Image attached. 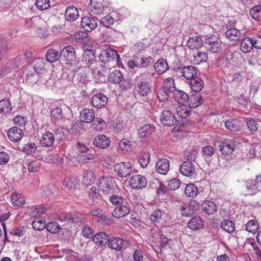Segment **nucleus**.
<instances>
[{
  "label": "nucleus",
  "mask_w": 261,
  "mask_h": 261,
  "mask_svg": "<svg viewBox=\"0 0 261 261\" xmlns=\"http://www.w3.org/2000/svg\"><path fill=\"white\" fill-rule=\"evenodd\" d=\"M33 66H30V68L32 71H34L32 73H30V70H27L25 74L27 78L26 81L30 83H36V79L35 76H36L35 72L37 74H41L45 72L47 70L46 64L43 58L36 59L34 60Z\"/></svg>",
  "instance_id": "obj_1"
},
{
  "label": "nucleus",
  "mask_w": 261,
  "mask_h": 261,
  "mask_svg": "<svg viewBox=\"0 0 261 261\" xmlns=\"http://www.w3.org/2000/svg\"><path fill=\"white\" fill-rule=\"evenodd\" d=\"M117 55V53L110 48L101 51L99 58L100 61L104 64V68L106 69L109 68L110 70H112L111 67H114L115 66V59Z\"/></svg>",
  "instance_id": "obj_2"
},
{
  "label": "nucleus",
  "mask_w": 261,
  "mask_h": 261,
  "mask_svg": "<svg viewBox=\"0 0 261 261\" xmlns=\"http://www.w3.org/2000/svg\"><path fill=\"white\" fill-rule=\"evenodd\" d=\"M222 61L223 64L227 67L231 66L239 67L244 62V58L240 55L235 54L230 50L225 52Z\"/></svg>",
  "instance_id": "obj_3"
},
{
  "label": "nucleus",
  "mask_w": 261,
  "mask_h": 261,
  "mask_svg": "<svg viewBox=\"0 0 261 261\" xmlns=\"http://www.w3.org/2000/svg\"><path fill=\"white\" fill-rule=\"evenodd\" d=\"M108 80L113 83H119L122 89L130 88L133 84L131 81L128 79L123 80L121 72L116 69L110 71Z\"/></svg>",
  "instance_id": "obj_4"
},
{
  "label": "nucleus",
  "mask_w": 261,
  "mask_h": 261,
  "mask_svg": "<svg viewBox=\"0 0 261 261\" xmlns=\"http://www.w3.org/2000/svg\"><path fill=\"white\" fill-rule=\"evenodd\" d=\"M204 44L207 49L213 54L220 53L222 49V42L214 35L205 36Z\"/></svg>",
  "instance_id": "obj_5"
},
{
  "label": "nucleus",
  "mask_w": 261,
  "mask_h": 261,
  "mask_svg": "<svg viewBox=\"0 0 261 261\" xmlns=\"http://www.w3.org/2000/svg\"><path fill=\"white\" fill-rule=\"evenodd\" d=\"M186 105H180L172 101H168L164 103L163 107L164 109H170L172 112H176L177 115L181 118H186L189 115V111L187 110Z\"/></svg>",
  "instance_id": "obj_6"
},
{
  "label": "nucleus",
  "mask_w": 261,
  "mask_h": 261,
  "mask_svg": "<svg viewBox=\"0 0 261 261\" xmlns=\"http://www.w3.org/2000/svg\"><path fill=\"white\" fill-rule=\"evenodd\" d=\"M175 71L177 75L188 80H192L197 75V71L192 65L178 66L175 68Z\"/></svg>",
  "instance_id": "obj_7"
},
{
  "label": "nucleus",
  "mask_w": 261,
  "mask_h": 261,
  "mask_svg": "<svg viewBox=\"0 0 261 261\" xmlns=\"http://www.w3.org/2000/svg\"><path fill=\"white\" fill-rule=\"evenodd\" d=\"M260 183H261V173L256 175L254 179H248L246 181L245 184L250 195H255L260 191L261 187L258 185Z\"/></svg>",
  "instance_id": "obj_8"
},
{
  "label": "nucleus",
  "mask_w": 261,
  "mask_h": 261,
  "mask_svg": "<svg viewBox=\"0 0 261 261\" xmlns=\"http://www.w3.org/2000/svg\"><path fill=\"white\" fill-rule=\"evenodd\" d=\"M114 171L121 177H126L133 172L132 164L129 162H122L114 166Z\"/></svg>",
  "instance_id": "obj_9"
},
{
  "label": "nucleus",
  "mask_w": 261,
  "mask_h": 261,
  "mask_svg": "<svg viewBox=\"0 0 261 261\" xmlns=\"http://www.w3.org/2000/svg\"><path fill=\"white\" fill-rule=\"evenodd\" d=\"M165 109L161 114V121L164 126H173L177 121L175 115L171 110Z\"/></svg>",
  "instance_id": "obj_10"
},
{
  "label": "nucleus",
  "mask_w": 261,
  "mask_h": 261,
  "mask_svg": "<svg viewBox=\"0 0 261 261\" xmlns=\"http://www.w3.org/2000/svg\"><path fill=\"white\" fill-rule=\"evenodd\" d=\"M108 246L116 251H120L126 248L128 245V241L119 237H113L109 239Z\"/></svg>",
  "instance_id": "obj_11"
},
{
  "label": "nucleus",
  "mask_w": 261,
  "mask_h": 261,
  "mask_svg": "<svg viewBox=\"0 0 261 261\" xmlns=\"http://www.w3.org/2000/svg\"><path fill=\"white\" fill-rule=\"evenodd\" d=\"M97 184L99 189L105 193H108L114 189L113 179L111 177L102 176L100 177Z\"/></svg>",
  "instance_id": "obj_12"
},
{
  "label": "nucleus",
  "mask_w": 261,
  "mask_h": 261,
  "mask_svg": "<svg viewBox=\"0 0 261 261\" xmlns=\"http://www.w3.org/2000/svg\"><path fill=\"white\" fill-rule=\"evenodd\" d=\"M238 143V142L235 139L222 143L219 146L221 154L224 156L230 155L234 150Z\"/></svg>",
  "instance_id": "obj_13"
},
{
  "label": "nucleus",
  "mask_w": 261,
  "mask_h": 261,
  "mask_svg": "<svg viewBox=\"0 0 261 261\" xmlns=\"http://www.w3.org/2000/svg\"><path fill=\"white\" fill-rule=\"evenodd\" d=\"M131 187L134 189H141L147 185V180L144 176L138 174L133 176L129 180Z\"/></svg>",
  "instance_id": "obj_14"
},
{
  "label": "nucleus",
  "mask_w": 261,
  "mask_h": 261,
  "mask_svg": "<svg viewBox=\"0 0 261 261\" xmlns=\"http://www.w3.org/2000/svg\"><path fill=\"white\" fill-rule=\"evenodd\" d=\"M195 162L187 161L182 163L179 169L180 173L186 176H191L195 172Z\"/></svg>",
  "instance_id": "obj_15"
},
{
  "label": "nucleus",
  "mask_w": 261,
  "mask_h": 261,
  "mask_svg": "<svg viewBox=\"0 0 261 261\" xmlns=\"http://www.w3.org/2000/svg\"><path fill=\"white\" fill-rule=\"evenodd\" d=\"M81 25L84 30L91 32L97 25V18L95 16H85L81 21Z\"/></svg>",
  "instance_id": "obj_16"
},
{
  "label": "nucleus",
  "mask_w": 261,
  "mask_h": 261,
  "mask_svg": "<svg viewBox=\"0 0 261 261\" xmlns=\"http://www.w3.org/2000/svg\"><path fill=\"white\" fill-rule=\"evenodd\" d=\"M91 103L96 109L105 107L108 103V98L103 94L99 93L92 96Z\"/></svg>",
  "instance_id": "obj_17"
},
{
  "label": "nucleus",
  "mask_w": 261,
  "mask_h": 261,
  "mask_svg": "<svg viewBox=\"0 0 261 261\" xmlns=\"http://www.w3.org/2000/svg\"><path fill=\"white\" fill-rule=\"evenodd\" d=\"M89 72V68L86 66L79 68L77 73L74 75L75 79L79 83L85 85L89 81L87 73Z\"/></svg>",
  "instance_id": "obj_18"
},
{
  "label": "nucleus",
  "mask_w": 261,
  "mask_h": 261,
  "mask_svg": "<svg viewBox=\"0 0 261 261\" xmlns=\"http://www.w3.org/2000/svg\"><path fill=\"white\" fill-rule=\"evenodd\" d=\"M129 213V208L124 203L117 206L112 212V215L116 218H120L126 216Z\"/></svg>",
  "instance_id": "obj_19"
},
{
  "label": "nucleus",
  "mask_w": 261,
  "mask_h": 261,
  "mask_svg": "<svg viewBox=\"0 0 261 261\" xmlns=\"http://www.w3.org/2000/svg\"><path fill=\"white\" fill-rule=\"evenodd\" d=\"M95 55L92 50L87 49L84 51L83 55L82 62L84 64L88 65L89 68H92L93 65L97 64V62L94 60Z\"/></svg>",
  "instance_id": "obj_20"
},
{
  "label": "nucleus",
  "mask_w": 261,
  "mask_h": 261,
  "mask_svg": "<svg viewBox=\"0 0 261 261\" xmlns=\"http://www.w3.org/2000/svg\"><path fill=\"white\" fill-rule=\"evenodd\" d=\"M156 171L163 175H166L169 170L170 164L168 160L162 159L159 160L156 163Z\"/></svg>",
  "instance_id": "obj_21"
},
{
  "label": "nucleus",
  "mask_w": 261,
  "mask_h": 261,
  "mask_svg": "<svg viewBox=\"0 0 261 261\" xmlns=\"http://www.w3.org/2000/svg\"><path fill=\"white\" fill-rule=\"evenodd\" d=\"M95 113L93 110L85 108L80 112V120L83 122L90 123L94 120Z\"/></svg>",
  "instance_id": "obj_22"
},
{
  "label": "nucleus",
  "mask_w": 261,
  "mask_h": 261,
  "mask_svg": "<svg viewBox=\"0 0 261 261\" xmlns=\"http://www.w3.org/2000/svg\"><path fill=\"white\" fill-rule=\"evenodd\" d=\"M204 226V221L199 216L192 218L188 223V227L193 231L198 230Z\"/></svg>",
  "instance_id": "obj_23"
},
{
  "label": "nucleus",
  "mask_w": 261,
  "mask_h": 261,
  "mask_svg": "<svg viewBox=\"0 0 261 261\" xmlns=\"http://www.w3.org/2000/svg\"><path fill=\"white\" fill-rule=\"evenodd\" d=\"M110 142L108 137L104 135H101L95 138L93 144L99 148L106 149L110 146Z\"/></svg>",
  "instance_id": "obj_24"
},
{
  "label": "nucleus",
  "mask_w": 261,
  "mask_h": 261,
  "mask_svg": "<svg viewBox=\"0 0 261 261\" xmlns=\"http://www.w3.org/2000/svg\"><path fill=\"white\" fill-rule=\"evenodd\" d=\"M155 130L153 125L146 124L140 126L138 129V134L140 138H145L150 135Z\"/></svg>",
  "instance_id": "obj_25"
},
{
  "label": "nucleus",
  "mask_w": 261,
  "mask_h": 261,
  "mask_svg": "<svg viewBox=\"0 0 261 261\" xmlns=\"http://www.w3.org/2000/svg\"><path fill=\"white\" fill-rule=\"evenodd\" d=\"M7 135L11 141L17 142L22 138V131L18 127H13L9 129Z\"/></svg>",
  "instance_id": "obj_26"
},
{
  "label": "nucleus",
  "mask_w": 261,
  "mask_h": 261,
  "mask_svg": "<svg viewBox=\"0 0 261 261\" xmlns=\"http://www.w3.org/2000/svg\"><path fill=\"white\" fill-rule=\"evenodd\" d=\"M203 41L200 37L194 36L189 38L187 41V46L190 49L198 50L203 46Z\"/></svg>",
  "instance_id": "obj_27"
},
{
  "label": "nucleus",
  "mask_w": 261,
  "mask_h": 261,
  "mask_svg": "<svg viewBox=\"0 0 261 261\" xmlns=\"http://www.w3.org/2000/svg\"><path fill=\"white\" fill-rule=\"evenodd\" d=\"M166 214L160 209L154 210L150 216V221L155 225L162 224Z\"/></svg>",
  "instance_id": "obj_28"
},
{
  "label": "nucleus",
  "mask_w": 261,
  "mask_h": 261,
  "mask_svg": "<svg viewBox=\"0 0 261 261\" xmlns=\"http://www.w3.org/2000/svg\"><path fill=\"white\" fill-rule=\"evenodd\" d=\"M173 95L174 99V102L183 105H187L189 96L186 93L181 90H176Z\"/></svg>",
  "instance_id": "obj_29"
},
{
  "label": "nucleus",
  "mask_w": 261,
  "mask_h": 261,
  "mask_svg": "<svg viewBox=\"0 0 261 261\" xmlns=\"http://www.w3.org/2000/svg\"><path fill=\"white\" fill-rule=\"evenodd\" d=\"M55 136L49 132H45L40 140V143L43 146H51L55 141Z\"/></svg>",
  "instance_id": "obj_30"
},
{
  "label": "nucleus",
  "mask_w": 261,
  "mask_h": 261,
  "mask_svg": "<svg viewBox=\"0 0 261 261\" xmlns=\"http://www.w3.org/2000/svg\"><path fill=\"white\" fill-rule=\"evenodd\" d=\"M61 57L66 61H70L75 58V51L73 47L68 45L64 47L60 51Z\"/></svg>",
  "instance_id": "obj_31"
},
{
  "label": "nucleus",
  "mask_w": 261,
  "mask_h": 261,
  "mask_svg": "<svg viewBox=\"0 0 261 261\" xmlns=\"http://www.w3.org/2000/svg\"><path fill=\"white\" fill-rule=\"evenodd\" d=\"M109 236L104 232L97 233L93 237V241L98 246H105L108 243Z\"/></svg>",
  "instance_id": "obj_32"
},
{
  "label": "nucleus",
  "mask_w": 261,
  "mask_h": 261,
  "mask_svg": "<svg viewBox=\"0 0 261 261\" xmlns=\"http://www.w3.org/2000/svg\"><path fill=\"white\" fill-rule=\"evenodd\" d=\"M201 208L203 212L207 215H213L217 211L216 204L212 201L206 200L201 204Z\"/></svg>",
  "instance_id": "obj_33"
},
{
  "label": "nucleus",
  "mask_w": 261,
  "mask_h": 261,
  "mask_svg": "<svg viewBox=\"0 0 261 261\" xmlns=\"http://www.w3.org/2000/svg\"><path fill=\"white\" fill-rule=\"evenodd\" d=\"M253 47V39L249 37L245 38L240 44V49L244 53H249Z\"/></svg>",
  "instance_id": "obj_34"
},
{
  "label": "nucleus",
  "mask_w": 261,
  "mask_h": 261,
  "mask_svg": "<svg viewBox=\"0 0 261 261\" xmlns=\"http://www.w3.org/2000/svg\"><path fill=\"white\" fill-rule=\"evenodd\" d=\"M65 16L68 21L71 22L75 21L79 17V11L74 6L69 7L65 11Z\"/></svg>",
  "instance_id": "obj_35"
},
{
  "label": "nucleus",
  "mask_w": 261,
  "mask_h": 261,
  "mask_svg": "<svg viewBox=\"0 0 261 261\" xmlns=\"http://www.w3.org/2000/svg\"><path fill=\"white\" fill-rule=\"evenodd\" d=\"M188 102L191 108H195L202 104L203 100L201 95L198 93L192 94L190 97H189Z\"/></svg>",
  "instance_id": "obj_36"
},
{
  "label": "nucleus",
  "mask_w": 261,
  "mask_h": 261,
  "mask_svg": "<svg viewBox=\"0 0 261 261\" xmlns=\"http://www.w3.org/2000/svg\"><path fill=\"white\" fill-rule=\"evenodd\" d=\"M208 59V55L204 51H198L193 56L192 62L195 65H199L204 63Z\"/></svg>",
  "instance_id": "obj_37"
},
{
  "label": "nucleus",
  "mask_w": 261,
  "mask_h": 261,
  "mask_svg": "<svg viewBox=\"0 0 261 261\" xmlns=\"http://www.w3.org/2000/svg\"><path fill=\"white\" fill-rule=\"evenodd\" d=\"M161 87L171 94H173L174 92L176 90L174 81L172 78L165 79Z\"/></svg>",
  "instance_id": "obj_38"
},
{
  "label": "nucleus",
  "mask_w": 261,
  "mask_h": 261,
  "mask_svg": "<svg viewBox=\"0 0 261 261\" xmlns=\"http://www.w3.org/2000/svg\"><path fill=\"white\" fill-rule=\"evenodd\" d=\"M203 86L204 82L199 77L196 76L195 77L191 80L190 87L193 91L199 92L203 89Z\"/></svg>",
  "instance_id": "obj_39"
},
{
  "label": "nucleus",
  "mask_w": 261,
  "mask_h": 261,
  "mask_svg": "<svg viewBox=\"0 0 261 261\" xmlns=\"http://www.w3.org/2000/svg\"><path fill=\"white\" fill-rule=\"evenodd\" d=\"M95 176L94 172L91 169H88L84 171L83 174V182L86 185H91L95 181Z\"/></svg>",
  "instance_id": "obj_40"
},
{
  "label": "nucleus",
  "mask_w": 261,
  "mask_h": 261,
  "mask_svg": "<svg viewBox=\"0 0 261 261\" xmlns=\"http://www.w3.org/2000/svg\"><path fill=\"white\" fill-rule=\"evenodd\" d=\"M61 56L60 53L54 49H50L46 53V60L49 63H54L57 61Z\"/></svg>",
  "instance_id": "obj_41"
},
{
  "label": "nucleus",
  "mask_w": 261,
  "mask_h": 261,
  "mask_svg": "<svg viewBox=\"0 0 261 261\" xmlns=\"http://www.w3.org/2000/svg\"><path fill=\"white\" fill-rule=\"evenodd\" d=\"M92 121L91 128L96 131H101L106 127V122L100 118H94Z\"/></svg>",
  "instance_id": "obj_42"
},
{
  "label": "nucleus",
  "mask_w": 261,
  "mask_h": 261,
  "mask_svg": "<svg viewBox=\"0 0 261 261\" xmlns=\"http://www.w3.org/2000/svg\"><path fill=\"white\" fill-rule=\"evenodd\" d=\"M225 35L230 41H238L241 37V32L240 30L236 29L231 28L228 29L225 32Z\"/></svg>",
  "instance_id": "obj_43"
},
{
  "label": "nucleus",
  "mask_w": 261,
  "mask_h": 261,
  "mask_svg": "<svg viewBox=\"0 0 261 261\" xmlns=\"http://www.w3.org/2000/svg\"><path fill=\"white\" fill-rule=\"evenodd\" d=\"M138 92L142 96H146L151 92L149 84L145 81H140L138 83Z\"/></svg>",
  "instance_id": "obj_44"
},
{
  "label": "nucleus",
  "mask_w": 261,
  "mask_h": 261,
  "mask_svg": "<svg viewBox=\"0 0 261 261\" xmlns=\"http://www.w3.org/2000/svg\"><path fill=\"white\" fill-rule=\"evenodd\" d=\"M226 128L230 132H237L240 129V122L234 119H230L226 121L225 123Z\"/></svg>",
  "instance_id": "obj_45"
},
{
  "label": "nucleus",
  "mask_w": 261,
  "mask_h": 261,
  "mask_svg": "<svg viewBox=\"0 0 261 261\" xmlns=\"http://www.w3.org/2000/svg\"><path fill=\"white\" fill-rule=\"evenodd\" d=\"M154 69L158 74H161L167 70L168 65L165 60L161 59L155 63Z\"/></svg>",
  "instance_id": "obj_46"
},
{
  "label": "nucleus",
  "mask_w": 261,
  "mask_h": 261,
  "mask_svg": "<svg viewBox=\"0 0 261 261\" xmlns=\"http://www.w3.org/2000/svg\"><path fill=\"white\" fill-rule=\"evenodd\" d=\"M37 146L34 142H29L22 147V151L28 154L37 155Z\"/></svg>",
  "instance_id": "obj_47"
},
{
  "label": "nucleus",
  "mask_w": 261,
  "mask_h": 261,
  "mask_svg": "<svg viewBox=\"0 0 261 261\" xmlns=\"http://www.w3.org/2000/svg\"><path fill=\"white\" fill-rule=\"evenodd\" d=\"M220 227L229 233L233 232L235 230V224L230 220H223L220 223Z\"/></svg>",
  "instance_id": "obj_48"
},
{
  "label": "nucleus",
  "mask_w": 261,
  "mask_h": 261,
  "mask_svg": "<svg viewBox=\"0 0 261 261\" xmlns=\"http://www.w3.org/2000/svg\"><path fill=\"white\" fill-rule=\"evenodd\" d=\"M78 182V179L75 177L72 176L65 178L63 181V185L68 190H73L76 188Z\"/></svg>",
  "instance_id": "obj_49"
},
{
  "label": "nucleus",
  "mask_w": 261,
  "mask_h": 261,
  "mask_svg": "<svg viewBox=\"0 0 261 261\" xmlns=\"http://www.w3.org/2000/svg\"><path fill=\"white\" fill-rule=\"evenodd\" d=\"M11 201L13 205L21 206L24 203V198L21 194L14 193L11 195Z\"/></svg>",
  "instance_id": "obj_50"
},
{
  "label": "nucleus",
  "mask_w": 261,
  "mask_h": 261,
  "mask_svg": "<svg viewBox=\"0 0 261 261\" xmlns=\"http://www.w3.org/2000/svg\"><path fill=\"white\" fill-rule=\"evenodd\" d=\"M97 155L95 153L88 152L86 154L80 155L79 157V162L87 163L90 160L96 161L97 160Z\"/></svg>",
  "instance_id": "obj_51"
},
{
  "label": "nucleus",
  "mask_w": 261,
  "mask_h": 261,
  "mask_svg": "<svg viewBox=\"0 0 261 261\" xmlns=\"http://www.w3.org/2000/svg\"><path fill=\"white\" fill-rule=\"evenodd\" d=\"M12 110L11 102L8 99H2L0 101V113L7 114Z\"/></svg>",
  "instance_id": "obj_52"
},
{
  "label": "nucleus",
  "mask_w": 261,
  "mask_h": 261,
  "mask_svg": "<svg viewBox=\"0 0 261 261\" xmlns=\"http://www.w3.org/2000/svg\"><path fill=\"white\" fill-rule=\"evenodd\" d=\"M95 187H92L89 192L90 199L95 203H98L102 201V198L100 194L97 191Z\"/></svg>",
  "instance_id": "obj_53"
},
{
  "label": "nucleus",
  "mask_w": 261,
  "mask_h": 261,
  "mask_svg": "<svg viewBox=\"0 0 261 261\" xmlns=\"http://www.w3.org/2000/svg\"><path fill=\"white\" fill-rule=\"evenodd\" d=\"M185 193L188 197H195L198 193V188L193 184H189L185 187Z\"/></svg>",
  "instance_id": "obj_54"
},
{
  "label": "nucleus",
  "mask_w": 261,
  "mask_h": 261,
  "mask_svg": "<svg viewBox=\"0 0 261 261\" xmlns=\"http://www.w3.org/2000/svg\"><path fill=\"white\" fill-rule=\"evenodd\" d=\"M252 18L255 20L261 19V6L259 5L252 7L249 11Z\"/></svg>",
  "instance_id": "obj_55"
},
{
  "label": "nucleus",
  "mask_w": 261,
  "mask_h": 261,
  "mask_svg": "<svg viewBox=\"0 0 261 261\" xmlns=\"http://www.w3.org/2000/svg\"><path fill=\"white\" fill-rule=\"evenodd\" d=\"M69 134L68 129L63 127H59L55 131V138L57 141H62L66 138Z\"/></svg>",
  "instance_id": "obj_56"
},
{
  "label": "nucleus",
  "mask_w": 261,
  "mask_h": 261,
  "mask_svg": "<svg viewBox=\"0 0 261 261\" xmlns=\"http://www.w3.org/2000/svg\"><path fill=\"white\" fill-rule=\"evenodd\" d=\"M245 227L248 232L255 233L258 230L259 225L255 220H250L246 224Z\"/></svg>",
  "instance_id": "obj_57"
},
{
  "label": "nucleus",
  "mask_w": 261,
  "mask_h": 261,
  "mask_svg": "<svg viewBox=\"0 0 261 261\" xmlns=\"http://www.w3.org/2000/svg\"><path fill=\"white\" fill-rule=\"evenodd\" d=\"M150 162V154L145 152L141 153L139 158V163L140 166L144 168L147 167Z\"/></svg>",
  "instance_id": "obj_58"
},
{
  "label": "nucleus",
  "mask_w": 261,
  "mask_h": 261,
  "mask_svg": "<svg viewBox=\"0 0 261 261\" xmlns=\"http://www.w3.org/2000/svg\"><path fill=\"white\" fill-rule=\"evenodd\" d=\"M32 225L34 229L38 231L43 230L46 226L44 219L39 218H35Z\"/></svg>",
  "instance_id": "obj_59"
},
{
  "label": "nucleus",
  "mask_w": 261,
  "mask_h": 261,
  "mask_svg": "<svg viewBox=\"0 0 261 261\" xmlns=\"http://www.w3.org/2000/svg\"><path fill=\"white\" fill-rule=\"evenodd\" d=\"M90 213L93 216L100 218L102 221L109 220L108 217L106 216L105 213L100 209H93L90 211Z\"/></svg>",
  "instance_id": "obj_60"
},
{
  "label": "nucleus",
  "mask_w": 261,
  "mask_h": 261,
  "mask_svg": "<svg viewBox=\"0 0 261 261\" xmlns=\"http://www.w3.org/2000/svg\"><path fill=\"white\" fill-rule=\"evenodd\" d=\"M91 2V11L95 14H100L102 13L103 8L102 4L100 2H97L96 4H93L92 0Z\"/></svg>",
  "instance_id": "obj_61"
},
{
  "label": "nucleus",
  "mask_w": 261,
  "mask_h": 261,
  "mask_svg": "<svg viewBox=\"0 0 261 261\" xmlns=\"http://www.w3.org/2000/svg\"><path fill=\"white\" fill-rule=\"evenodd\" d=\"M171 94L161 87L157 93L159 100L161 101H166L170 97Z\"/></svg>",
  "instance_id": "obj_62"
},
{
  "label": "nucleus",
  "mask_w": 261,
  "mask_h": 261,
  "mask_svg": "<svg viewBox=\"0 0 261 261\" xmlns=\"http://www.w3.org/2000/svg\"><path fill=\"white\" fill-rule=\"evenodd\" d=\"M148 61L145 57H137L135 58L133 63L135 66L137 67H146L148 65Z\"/></svg>",
  "instance_id": "obj_63"
},
{
  "label": "nucleus",
  "mask_w": 261,
  "mask_h": 261,
  "mask_svg": "<svg viewBox=\"0 0 261 261\" xmlns=\"http://www.w3.org/2000/svg\"><path fill=\"white\" fill-rule=\"evenodd\" d=\"M47 230L52 233H58L60 230V225L56 222H51L46 226Z\"/></svg>",
  "instance_id": "obj_64"
}]
</instances>
